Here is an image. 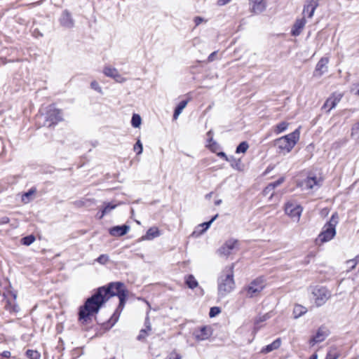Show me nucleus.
I'll use <instances>...</instances> for the list:
<instances>
[{
	"label": "nucleus",
	"mask_w": 359,
	"mask_h": 359,
	"mask_svg": "<svg viewBox=\"0 0 359 359\" xmlns=\"http://www.w3.org/2000/svg\"><path fill=\"white\" fill-rule=\"evenodd\" d=\"M97 291L104 297L105 301H107L111 297L118 296L119 299V304L116 311L114 312L112 318L114 323L117 321L119 315L124 308L127 297L128 290L125 285L121 282H114L109 283L107 287H99Z\"/></svg>",
	"instance_id": "obj_1"
},
{
	"label": "nucleus",
	"mask_w": 359,
	"mask_h": 359,
	"mask_svg": "<svg viewBox=\"0 0 359 359\" xmlns=\"http://www.w3.org/2000/svg\"><path fill=\"white\" fill-rule=\"evenodd\" d=\"M235 264L226 266L221 272L217 279L218 295L224 297L235 288L234 281Z\"/></svg>",
	"instance_id": "obj_2"
},
{
	"label": "nucleus",
	"mask_w": 359,
	"mask_h": 359,
	"mask_svg": "<svg viewBox=\"0 0 359 359\" xmlns=\"http://www.w3.org/2000/svg\"><path fill=\"white\" fill-rule=\"evenodd\" d=\"M104 297L98 291L88 299L84 306L80 309L79 319L86 322L89 317L98 312L100 306L105 302Z\"/></svg>",
	"instance_id": "obj_3"
},
{
	"label": "nucleus",
	"mask_w": 359,
	"mask_h": 359,
	"mask_svg": "<svg viewBox=\"0 0 359 359\" xmlns=\"http://www.w3.org/2000/svg\"><path fill=\"white\" fill-rule=\"evenodd\" d=\"M299 135V130L296 129L294 132L276 139L275 145L278 148L279 152L283 154H288L298 142Z\"/></svg>",
	"instance_id": "obj_4"
},
{
	"label": "nucleus",
	"mask_w": 359,
	"mask_h": 359,
	"mask_svg": "<svg viewBox=\"0 0 359 359\" xmlns=\"http://www.w3.org/2000/svg\"><path fill=\"white\" fill-rule=\"evenodd\" d=\"M338 219L337 213L332 215L330 219L324 225L322 232L319 234L317 239L318 242L325 243L331 241L334 237Z\"/></svg>",
	"instance_id": "obj_5"
},
{
	"label": "nucleus",
	"mask_w": 359,
	"mask_h": 359,
	"mask_svg": "<svg viewBox=\"0 0 359 359\" xmlns=\"http://www.w3.org/2000/svg\"><path fill=\"white\" fill-rule=\"evenodd\" d=\"M312 295L317 306L324 305L332 296L331 292L323 286H316L312 290Z\"/></svg>",
	"instance_id": "obj_6"
},
{
	"label": "nucleus",
	"mask_w": 359,
	"mask_h": 359,
	"mask_svg": "<svg viewBox=\"0 0 359 359\" xmlns=\"http://www.w3.org/2000/svg\"><path fill=\"white\" fill-rule=\"evenodd\" d=\"M265 279L263 277H258L251 281L249 285L245 287L244 291L246 293V296L253 297L258 295L265 287Z\"/></svg>",
	"instance_id": "obj_7"
},
{
	"label": "nucleus",
	"mask_w": 359,
	"mask_h": 359,
	"mask_svg": "<svg viewBox=\"0 0 359 359\" xmlns=\"http://www.w3.org/2000/svg\"><path fill=\"white\" fill-rule=\"evenodd\" d=\"M284 210L285 214L293 221L299 222L303 211V208L297 201L290 200L285 203Z\"/></svg>",
	"instance_id": "obj_8"
},
{
	"label": "nucleus",
	"mask_w": 359,
	"mask_h": 359,
	"mask_svg": "<svg viewBox=\"0 0 359 359\" xmlns=\"http://www.w3.org/2000/svg\"><path fill=\"white\" fill-rule=\"evenodd\" d=\"M63 120L62 111L54 106H50L46 116V125L48 127Z\"/></svg>",
	"instance_id": "obj_9"
},
{
	"label": "nucleus",
	"mask_w": 359,
	"mask_h": 359,
	"mask_svg": "<svg viewBox=\"0 0 359 359\" xmlns=\"http://www.w3.org/2000/svg\"><path fill=\"white\" fill-rule=\"evenodd\" d=\"M238 240L230 238L227 240L222 246H221L218 250L217 252L219 256L221 257H227L229 255H230L232 253V251L237 248L238 247Z\"/></svg>",
	"instance_id": "obj_10"
},
{
	"label": "nucleus",
	"mask_w": 359,
	"mask_h": 359,
	"mask_svg": "<svg viewBox=\"0 0 359 359\" xmlns=\"http://www.w3.org/2000/svg\"><path fill=\"white\" fill-rule=\"evenodd\" d=\"M212 334V329L209 325L202 326L196 328L193 332V336L197 341H202L208 339Z\"/></svg>",
	"instance_id": "obj_11"
},
{
	"label": "nucleus",
	"mask_w": 359,
	"mask_h": 359,
	"mask_svg": "<svg viewBox=\"0 0 359 359\" xmlns=\"http://www.w3.org/2000/svg\"><path fill=\"white\" fill-rule=\"evenodd\" d=\"M322 180L320 177L309 176L305 180H302L299 185L303 189H313L319 188L321 185Z\"/></svg>",
	"instance_id": "obj_12"
},
{
	"label": "nucleus",
	"mask_w": 359,
	"mask_h": 359,
	"mask_svg": "<svg viewBox=\"0 0 359 359\" xmlns=\"http://www.w3.org/2000/svg\"><path fill=\"white\" fill-rule=\"evenodd\" d=\"M318 5L319 0H306L303 9L304 16L311 18Z\"/></svg>",
	"instance_id": "obj_13"
},
{
	"label": "nucleus",
	"mask_w": 359,
	"mask_h": 359,
	"mask_svg": "<svg viewBox=\"0 0 359 359\" xmlns=\"http://www.w3.org/2000/svg\"><path fill=\"white\" fill-rule=\"evenodd\" d=\"M343 97V94L340 93H334L329 98L327 99L324 103L323 108L327 109V112L334 108L337 104L340 102Z\"/></svg>",
	"instance_id": "obj_14"
},
{
	"label": "nucleus",
	"mask_w": 359,
	"mask_h": 359,
	"mask_svg": "<svg viewBox=\"0 0 359 359\" xmlns=\"http://www.w3.org/2000/svg\"><path fill=\"white\" fill-rule=\"evenodd\" d=\"M329 62V58L324 57H322L316 66V69L313 72V76L316 77H320L325 72L327 71V64Z\"/></svg>",
	"instance_id": "obj_15"
},
{
	"label": "nucleus",
	"mask_w": 359,
	"mask_h": 359,
	"mask_svg": "<svg viewBox=\"0 0 359 359\" xmlns=\"http://www.w3.org/2000/svg\"><path fill=\"white\" fill-rule=\"evenodd\" d=\"M250 10L255 14L262 13L266 8L265 0H250Z\"/></svg>",
	"instance_id": "obj_16"
},
{
	"label": "nucleus",
	"mask_w": 359,
	"mask_h": 359,
	"mask_svg": "<svg viewBox=\"0 0 359 359\" xmlns=\"http://www.w3.org/2000/svg\"><path fill=\"white\" fill-rule=\"evenodd\" d=\"M327 335V330L323 327H320L318 330L316 334L309 340V344L313 346L315 344L323 341Z\"/></svg>",
	"instance_id": "obj_17"
},
{
	"label": "nucleus",
	"mask_w": 359,
	"mask_h": 359,
	"mask_svg": "<svg viewBox=\"0 0 359 359\" xmlns=\"http://www.w3.org/2000/svg\"><path fill=\"white\" fill-rule=\"evenodd\" d=\"M103 73L108 77L114 79L116 82L123 83L126 79L123 77L115 68L106 67L104 68Z\"/></svg>",
	"instance_id": "obj_18"
},
{
	"label": "nucleus",
	"mask_w": 359,
	"mask_h": 359,
	"mask_svg": "<svg viewBox=\"0 0 359 359\" xmlns=\"http://www.w3.org/2000/svg\"><path fill=\"white\" fill-rule=\"evenodd\" d=\"M60 22L62 26L66 28H72L74 27V20L67 11H64L61 15L60 18Z\"/></svg>",
	"instance_id": "obj_19"
},
{
	"label": "nucleus",
	"mask_w": 359,
	"mask_h": 359,
	"mask_svg": "<svg viewBox=\"0 0 359 359\" xmlns=\"http://www.w3.org/2000/svg\"><path fill=\"white\" fill-rule=\"evenodd\" d=\"M130 227L127 225L116 226L109 229V233L113 236H122L128 233Z\"/></svg>",
	"instance_id": "obj_20"
},
{
	"label": "nucleus",
	"mask_w": 359,
	"mask_h": 359,
	"mask_svg": "<svg viewBox=\"0 0 359 359\" xmlns=\"http://www.w3.org/2000/svg\"><path fill=\"white\" fill-rule=\"evenodd\" d=\"M161 235L159 229L156 226L149 228L146 234L140 238V241H151Z\"/></svg>",
	"instance_id": "obj_21"
},
{
	"label": "nucleus",
	"mask_w": 359,
	"mask_h": 359,
	"mask_svg": "<svg viewBox=\"0 0 359 359\" xmlns=\"http://www.w3.org/2000/svg\"><path fill=\"white\" fill-rule=\"evenodd\" d=\"M304 18L305 17L304 16V18L296 20L291 31V33L293 36H297L301 34L303 28L306 25V20Z\"/></svg>",
	"instance_id": "obj_22"
},
{
	"label": "nucleus",
	"mask_w": 359,
	"mask_h": 359,
	"mask_svg": "<svg viewBox=\"0 0 359 359\" xmlns=\"http://www.w3.org/2000/svg\"><path fill=\"white\" fill-rule=\"evenodd\" d=\"M218 217V215H215L209 222H204V223H202L201 224H199L198 226V228H203V229L199 231L198 233L197 232V231H194L193 233H192V236H201L202 233H203L211 225V224Z\"/></svg>",
	"instance_id": "obj_23"
},
{
	"label": "nucleus",
	"mask_w": 359,
	"mask_h": 359,
	"mask_svg": "<svg viewBox=\"0 0 359 359\" xmlns=\"http://www.w3.org/2000/svg\"><path fill=\"white\" fill-rule=\"evenodd\" d=\"M281 345V339L280 338L276 339L271 344L264 347L261 353H268L272 351L278 349Z\"/></svg>",
	"instance_id": "obj_24"
},
{
	"label": "nucleus",
	"mask_w": 359,
	"mask_h": 359,
	"mask_svg": "<svg viewBox=\"0 0 359 359\" xmlns=\"http://www.w3.org/2000/svg\"><path fill=\"white\" fill-rule=\"evenodd\" d=\"M151 330V324L149 316H147L145 319V328L140 330V334L137 337L138 340H142L148 336Z\"/></svg>",
	"instance_id": "obj_25"
},
{
	"label": "nucleus",
	"mask_w": 359,
	"mask_h": 359,
	"mask_svg": "<svg viewBox=\"0 0 359 359\" xmlns=\"http://www.w3.org/2000/svg\"><path fill=\"white\" fill-rule=\"evenodd\" d=\"M359 264V255L355 256L353 259H348L346 262L345 266L346 271L349 272L353 271L356 266Z\"/></svg>",
	"instance_id": "obj_26"
},
{
	"label": "nucleus",
	"mask_w": 359,
	"mask_h": 359,
	"mask_svg": "<svg viewBox=\"0 0 359 359\" xmlns=\"http://www.w3.org/2000/svg\"><path fill=\"white\" fill-rule=\"evenodd\" d=\"M307 312V309L300 304H295L293 309V316L294 318H298Z\"/></svg>",
	"instance_id": "obj_27"
},
{
	"label": "nucleus",
	"mask_w": 359,
	"mask_h": 359,
	"mask_svg": "<svg viewBox=\"0 0 359 359\" xmlns=\"http://www.w3.org/2000/svg\"><path fill=\"white\" fill-rule=\"evenodd\" d=\"M187 103H188V101L187 100H182L181 101L178 105L177 106L175 111H174V114H173V118L175 120L177 119L178 116H180V114L182 113V111H183V109L186 107V106L187 105Z\"/></svg>",
	"instance_id": "obj_28"
},
{
	"label": "nucleus",
	"mask_w": 359,
	"mask_h": 359,
	"mask_svg": "<svg viewBox=\"0 0 359 359\" xmlns=\"http://www.w3.org/2000/svg\"><path fill=\"white\" fill-rule=\"evenodd\" d=\"M35 192H36V189H32L29 190L27 192L25 193L22 196V201L24 203H29L32 200V196H34Z\"/></svg>",
	"instance_id": "obj_29"
},
{
	"label": "nucleus",
	"mask_w": 359,
	"mask_h": 359,
	"mask_svg": "<svg viewBox=\"0 0 359 359\" xmlns=\"http://www.w3.org/2000/svg\"><path fill=\"white\" fill-rule=\"evenodd\" d=\"M339 352L336 347H331L327 354L325 359H337Z\"/></svg>",
	"instance_id": "obj_30"
},
{
	"label": "nucleus",
	"mask_w": 359,
	"mask_h": 359,
	"mask_svg": "<svg viewBox=\"0 0 359 359\" xmlns=\"http://www.w3.org/2000/svg\"><path fill=\"white\" fill-rule=\"evenodd\" d=\"M288 125V123L285 121L280 122L276 126L274 132L276 134H280L287 130Z\"/></svg>",
	"instance_id": "obj_31"
},
{
	"label": "nucleus",
	"mask_w": 359,
	"mask_h": 359,
	"mask_svg": "<svg viewBox=\"0 0 359 359\" xmlns=\"http://www.w3.org/2000/svg\"><path fill=\"white\" fill-rule=\"evenodd\" d=\"M116 207V205H114L110 203L106 204L102 210L101 216L99 217V219H102L105 215L109 213Z\"/></svg>",
	"instance_id": "obj_32"
},
{
	"label": "nucleus",
	"mask_w": 359,
	"mask_h": 359,
	"mask_svg": "<svg viewBox=\"0 0 359 359\" xmlns=\"http://www.w3.org/2000/svg\"><path fill=\"white\" fill-rule=\"evenodd\" d=\"M186 283L187 286L191 289H194L198 286V282L192 275L187 276L186 279Z\"/></svg>",
	"instance_id": "obj_33"
},
{
	"label": "nucleus",
	"mask_w": 359,
	"mask_h": 359,
	"mask_svg": "<svg viewBox=\"0 0 359 359\" xmlns=\"http://www.w3.org/2000/svg\"><path fill=\"white\" fill-rule=\"evenodd\" d=\"M142 123V118L139 114H134L132 116L131 124L134 128H139Z\"/></svg>",
	"instance_id": "obj_34"
},
{
	"label": "nucleus",
	"mask_w": 359,
	"mask_h": 359,
	"mask_svg": "<svg viewBox=\"0 0 359 359\" xmlns=\"http://www.w3.org/2000/svg\"><path fill=\"white\" fill-rule=\"evenodd\" d=\"M268 318H269L268 315H264V316L257 318L255 321L254 332H257L258 331V330L260 328V326H259V323L264 322V321L266 320Z\"/></svg>",
	"instance_id": "obj_35"
},
{
	"label": "nucleus",
	"mask_w": 359,
	"mask_h": 359,
	"mask_svg": "<svg viewBox=\"0 0 359 359\" xmlns=\"http://www.w3.org/2000/svg\"><path fill=\"white\" fill-rule=\"evenodd\" d=\"M249 145L246 142H242L236 148V152L237 154L239 153H245L248 150Z\"/></svg>",
	"instance_id": "obj_36"
},
{
	"label": "nucleus",
	"mask_w": 359,
	"mask_h": 359,
	"mask_svg": "<svg viewBox=\"0 0 359 359\" xmlns=\"http://www.w3.org/2000/svg\"><path fill=\"white\" fill-rule=\"evenodd\" d=\"M26 355L30 359H39L41 356L38 351L34 350H27Z\"/></svg>",
	"instance_id": "obj_37"
},
{
	"label": "nucleus",
	"mask_w": 359,
	"mask_h": 359,
	"mask_svg": "<svg viewBox=\"0 0 359 359\" xmlns=\"http://www.w3.org/2000/svg\"><path fill=\"white\" fill-rule=\"evenodd\" d=\"M35 241V237L32 235L25 236L22 238V243L25 245H29Z\"/></svg>",
	"instance_id": "obj_38"
},
{
	"label": "nucleus",
	"mask_w": 359,
	"mask_h": 359,
	"mask_svg": "<svg viewBox=\"0 0 359 359\" xmlns=\"http://www.w3.org/2000/svg\"><path fill=\"white\" fill-rule=\"evenodd\" d=\"M133 149H134L135 151H137V154L138 155L141 154L142 153L143 147H142V144L140 142V140H137V142L134 145V148Z\"/></svg>",
	"instance_id": "obj_39"
},
{
	"label": "nucleus",
	"mask_w": 359,
	"mask_h": 359,
	"mask_svg": "<svg viewBox=\"0 0 359 359\" xmlns=\"http://www.w3.org/2000/svg\"><path fill=\"white\" fill-rule=\"evenodd\" d=\"M356 135L359 136V122L354 124L351 128V136L353 137Z\"/></svg>",
	"instance_id": "obj_40"
},
{
	"label": "nucleus",
	"mask_w": 359,
	"mask_h": 359,
	"mask_svg": "<svg viewBox=\"0 0 359 359\" xmlns=\"http://www.w3.org/2000/svg\"><path fill=\"white\" fill-rule=\"evenodd\" d=\"M221 312V310L219 307L214 306L212 307L210 310L209 316L210 318H213L218 315Z\"/></svg>",
	"instance_id": "obj_41"
},
{
	"label": "nucleus",
	"mask_w": 359,
	"mask_h": 359,
	"mask_svg": "<svg viewBox=\"0 0 359 359\" xmlns=\"http://www.w3.org/2000/svg\"><path fill=\"white\" fill-rule=\"evenodd\" d=\"M273 185L268 184V186L264 189L263 194L266 196L271 194V197L273 196Z\"/></svg>",
	"instance_id": "obj_42"
},
{
	"label": "nucleus",
	"mask_w": 359,
	"mask_h": 359,
	"mask_svg": "<svg viewBox=\"0 0 359 359\" xmlns=\"http://www.w3.org/2000/svg\"><path fill=\"white\" fill-rule=\"evenodd\" d=\"M96 260L100 264H104L109 261V257L107 255H101Z\"/></svg>",
	"instance_id": "obj_43"
},
{
	"label": "nucleus",
	"mask_w": 359,
	"mask_h": 359,
	"mask_svg": "<svg viewBox=\"0 0 359 359\" xmlns=\"http://www.w3.org/2000/svg\"><path fill=\"white\" fill-rule=\"evenodd\" d=\"M182 356L175 351H172L165 359H181Z\"/></svg>",
	"instance_id": "obj_44"
},
{
	"label": "nucleus",
	"mask_w": 359,
	"mask_h": 359,
	"mask_svg": "<svg viewBox=\"0 0 359 359\" xmlns=\"http://www.w3.org/2000/svg\"><path fill=\"white\" fill-rule=\"evenodd\" d=\"M90 86L93 89L96 90L97 92L102 93V88L100 86L99 83L97 81H92L90 83Z\"/></svg>",
	"instance_id": "obj_45"
},
{
	"label": "nucleus",
	"mask_w": 359,
	"mask_h": 359,
	"mask_svg": "<svg viewBox=\"0 0 359 359\" xmlns=\"http://www.w3.org/2000/svg\"><path fill=\"white\" fill-rule=\"evenodd\" d=\"M284 180H285V178L283 177H280V179H278L277 181L270 183L269 184L273 185V189H275L276 187L280 185L284 182Z\"/></svg>",
	"instance_id": "obj_46"
},
{
	"label": "nucleus",
	"mask_w": 359,
	"mask_h": 359,
	"mask_svg": "<svg viewBox=\"0 0 359 359\" xmlns=\"http://www.w3.org/2000/svg\"><path fill=\"white\" fill-rule=\"evenodd\" d=\"M351 91L356 95H359V83L353 84L351 87Z\"/></svg>",
	"instance_id": "obj_47"
},
{
	"label": "nucleus",
	"mask_w": 359,
	"mask_h": 359,
	"mask_svg": "<svg viewBox=\"0 0 359 359\" xmlns=\"http://www.w3.org/2000/svg\"><path fill=\"white\" fill-rule=\"evenodd\" d=\"M10 221L9 218L7 217H3L0 219V224H4L8 223Z\"/></svg>",
	"instance_id": "obj_48"
},
{
	"label": "nucleus",
	"mask_w": 359,
	"mask_h": 359,
	"mask_svg": "<svg viewBox=\"0 0 359 359\" xmlns=\"http://www.w3.org/2000/svg\"><path fill=\"white\" fill-rule=\"evenodd\" d=\"M231 0H218L217 5L219 6H224L229 3Z\"/></svg>",
	"instance_id": "obj_49"
},
{
	"label": "nucleus",
	"mask_w": 359,
	"mask_h": 359,
	"mask_svg": "<svg viewBox=\"0 0 359 359\" xmlns=\"http://www.w3.org/2000/svg\"><path fill=\"white\" fill-rule=\"evenodd\" d=\"M217 55V52L215 51L213 53H212L209 56H208V62H212L215 60V55Z\"/></svg>",
	"instance_id": "obj_50"
},
{
	"label": "nucleus",
	"mask_w": 359,
	"mask_h": 359,
	"mask_svg": "<svg viewBox=\"0 0 359 359\" xmlns=\"http://www.w3.org/2000/svg\"><path fill=\"white\" fill-rule=\"evenodd\" d=\"M1 355L4 358H10L11 357V352L8 351H5L1 353Z\"/></svg>",
	"instance_id": "obj_51"
},
{
	"label": "nucleus",
	"mask_w": 359,
	"mask_h": 359,
	"mask_svg": "<svg viewBox=\"0 0 359 359\" xmlns=\"http://www.w3.org/2000/svg\"><path fill=\"white\" fill-rule=\"evenodd\" d=\"M217 155L220 157L224 158L226 161H228V158H227L226 155L225 154V153L219 152L217 154Z\"/></svg>",
	"instance_id": "obj_52"
},
{
	"label": "nucleus",
	"mask_w": 359,
	"mask_h": 359,
	"mask_svg": "<svg viewBox=\"0 0 359 359\" xmlns=\"http://www.w3.org/2000/svg\"><path fill=\"white\" fill-rule=\"evenodd\" d=\"M208 147L211 150L214 151L215 147H217V143L214 142H212V144H210Z\"/></svg>",
	"instance_id": "obj_53"
},
{
	"label": "nucleus",
	"mask_w": 359,
	"mask_h": 359,
	"mask_svg": "<svg viewBox=\"0 0 359 359\" xmlns=\"http://www.w3.org/2000/svg\"><path fill=\"white\" fill-rule=\"evenodd\" d=\"M202 20H202V18H200V17H197V18H196V19H195V22H196V25H199V24L201 23V22H202Z\"/></svg>",
	"instance_id": "obj_54"
},
{
	"label": "nucleus",
	"mask_w": 359,
	"mask_h": 359,
	"mask_svg": "<svg viewBox=\"0 0 359 359\" xmlns=\"http://www.w3.org/2000/svg\"><path fill=\"white\" fill-rule=\"evenodd\" d=\"M11 311H13V312H16L18 311L17 309V306L16 304H15V302H13V309H8Z\"/></svg>",
	"instance_id": "obj_55"
},
{
	"label": "nucleus",
	"mask_w": 359,
	"mask_h": 359,
	"mask_svg": "<svg viewBox=\"0 0 359 359\" xmlns=\"http://www.w3.org/2000/svg\"><path fill=\"white\" fill-rule=\"evenodd\" d=\"M211 134H212L211 130H210V131H209V132L207 133L208 136V137H209V138H210V142H212V138Z\"/></svg>",
	"instance_id": "obj_56"
},
{
	"label": "nucleus",
	"mask_w": 359,
	"mask_h": 359,
	"mask_svg": "<svg viewBox=\"0 0 359 359\" xmlns=\"http://www.w3.org/2000/svg\"><path fill=\"white\" fill-rule=\"evenodd\" d=\"M318 358V355L316 353H314L313 354L310 358L309 359H317Z\"/></svg>",
	"instance_id": "obj_57"
},
{
	"label": "nucleus",
	"mask_w": 359,
	"mask_h": 359,
	"mask_svg": "<svg viewBox=\"0 0 359 359\" xmlns=\"http://www.w3.org/2000/svg\"><path fill=\"white\" fill-rule=\"evenodd\" d=\"M221 203H222V200H221V199L217 200V201H215V205H220Z\"/></svg>",
	"instance_id": "obj_58"
},
{
	"label": "nucleus",
	"mask_w": 359,
	"mask_h": 359,
	"mask_svg": "<svg viewBox=\"0 0 359 359\" xmlns=\"http://www.w3.org/2000/svg\"><path fill=\"white\" fill-rule=\"evenodd\" d=\"M203 229V228H198V226L196 227V230L195 231H197V232L198 233L199 231H201V230Z\"/></svg>",
	"instance_id": "obj_59"
},
{
	"label": "nucleus",
	"mask_w": 359,
	"mask_h": 359,
	"mask_svg": "<svg viewBox=\"0 0 359 359\" xmlns=\"http://www.w3.org/2000/svg\"><path fill=\"white\" fill-rule=\"evenodd\" d=\"M13 299H14V300L16 299V295L15 294H13Z\"/></svg>",
	"instance_id": "obj_60"
}]
</instances>
